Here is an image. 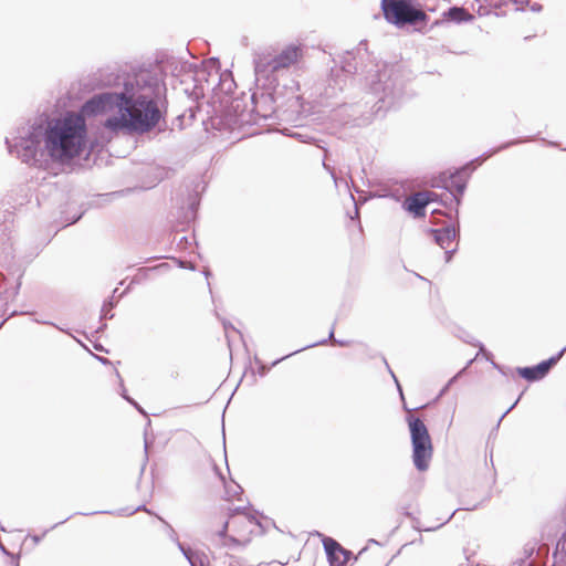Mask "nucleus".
Masks as SVG:
<instances>
[{"label":"nucleus","instance_id":"1","mask_svg":"<svg viewBox=\"0 0 566 566\" xmlns=\"http://www.w3.org/2000/svg\"><path fill=\"white\" fill-rule=\"evenodd\" d=\"M86 142L85 118L75 113H67L51 123L44 138L50 157L61 163L78 157L85 149Z\"/></svg>","mask_w":566,"mask_h":566},{"label":"nucleus","instance_id":"2","mask_svg":"<svg viewBox=\"0 0 566 566\" xmlns=\"http://www.w3.org/2000/svg\"><path fill=\"white\" fill-rule=\"evenodd\" d=\"M221 545L230 551L249 545L263 533L259 518L247 510H231L216 521Z\"/></svg>","mask_w":566,"mask_h":566},{"label":"nucleus","instance_id":"3","mask_svg":"<svg viewBox=\"0 0 566 566\" xmlns=\"http://www.w3.org/2000/svg\"><path fill=\"white\" fill-rule=\"evenodd\" d=\"M119 113V116L107 118L104 126L112 130L128 128L138 133H146L158 124L161 116L157 103L144 96L136 99L124 96Z\"/></svg>","mask_w":566,"mask_h":566},{"label":"nucleus","instance_id":"4","mask_svg":"<svg viewBox=\"0 0 566 566\" xmlns=\"http://www.w3.org/2000/svg\"><path fill=\"white\" fill-rule=\"evenodd\" d=\"M411 444L412 461L419 471H426L433 454V444L429 430L424 422L413 416L407 418Z\"/></svg>","mask_w":566,"mask_h":566},{"label":"nucleus","instance_id":"5","mask_svg":"<svg viewBox=\"0 0 566 566\" xmlns=\"http://www.w3.org/2000/svg\"><path fill=\"white\" fill-rule=\"evenodd\" d=\"M381 9L385 19L396 25L426 22L428 19L413 0H382Z\"/></svg>","mask_w":566,"mask_h":566},{"label":"nucleus","instance_id":"6","mask_svg":"<svg viewBox=\"0 0 566 566\" xmlns=\"http://www.w3.org/2000/svg\"><path fill=\"white\" fill-rule=\"evenodd\" d=\"M303 57V50L300 45L291 44L284 48L275 56L263 54L255 63L256 73L276 72L298 63Z\"/></svg>","mask_w":566,"mask_h":566},{"label":"nucleus","instance_id":"7","mask_svg":"<svg viewBox=\"0 0 566 566\" xmlns=\"http://www.w3.org/2000/svg\"><path fill=\"white\" fill-rule=\"evenodd\" d=\"M124 94H103L87 101L82 107V116H91L114 111L122 106Z\"/></svg>","mask_w":566,"mask_h":566},{"label":"nucleus","instance_id":"8","mask_svg":"<svg viewBox=\"0 0 566 566\" xmlns=\"http://www.w3.org/2000/svg\"><path fill=\"white\" fill-rule=\"evenodd\" d=\"M437 195L432 191H419L406 198L403 208L416 218L424 217L426 207L436 201Z\"/></svg>","mask_w":566,"mask_h":566},{"label":"nucleus","instance_id":"9","mask_svg":"<svg viewBox=\"0 0 566 566\" xmlns=\"http://www.w3.org/2000/svg\"><path fill=\"white\" fill-rule=\"evenodd\" d=\"M323 545L327 554L331 566H345L350 557V552L345 549L338 542L332 537H325Z\"/></svg>","mask_w":566,"mask_h":566},{"label":"nucleus","instance_id":"10","mask_svg":"<svg viewBox=\"0 0 566 566\" xmlns=\"http://www.w3.org/2000/svg\"><path fill=\"white\" fill-rule=\"evenodd\" d=\"M562 355L563 352L559 353L556 357L544 360L536 366L518 368L517 373L522 378L528 381L539 380L548 374L549 369L559 360Z\"/></svg>","mask_w":566,"mask_h":566},{"label":"nucleus","instance_id":"11","mask_svg":"<svg viewBox=\"0 0 566 566\" xmlns=\"http://www.w3.org/2000/svg\"><path fill=\"white\" fill-rule=\"evenodd\" d=\"M433 240L442 249H449L453 241L455 240L457 232L454 228L446 227L442 229H432L430 230Z\"/></svg>","mask_w":566,"mask_h":566},{"label":"nucleus","instance_id":"12","mask_svg":"<svg viewBox=\"0 0 566 566\" xmlns=\"http://www.w3.org/2000/svg\"><path fill=\"white\" fill-rule=\"evenodd\" d=\"M444 17L455 22L470 21L473 19L472 14H470L465 9L459 7L449 9V11L444 13Z\"/></svg>","mask_w":566,"mask_h":566},{"label":"nucleus","instance_id":"13","mask_svg":"<svg viewBox=\"0 0 566 566\" xmlns=\"http://www.w3.org/2000/svg\"><path fill=\"white\" fill-rule=\"evenodd\" d=\"M207 478L212 485H220V484H223V482H224L223 476L218 472L217 468H214V467L208 468Z\"/></svg>","mask_w":566,"mask_h":566}]
</instances>
